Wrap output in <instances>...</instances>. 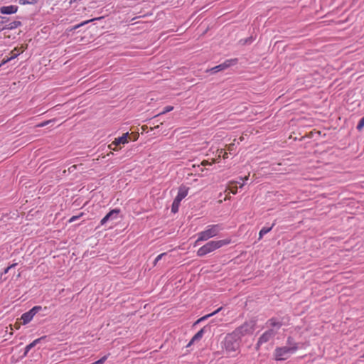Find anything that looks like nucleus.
<instances>
[{"label": "nucleus", "mask_w": 364, "mask_h": 364, "mask_svg": "<svg viewBox=\"0 0 364 364\" xmlns=\"http://www.w3.org/2000/svg\"><path fill=\"white\" fill-rule=\"evenodd\" d=\"M230 242V240H217V241H210L207 242L205 245L202 246L198 249L197 251V255L198 257H203L206 255L208 253H210L221 247L228 245Z\"/></svg>", "instance_id": "f257e3e1"}, {"label": "nucleus", "mask_w": 364, "mask_h": 364, "mask_svg": "<svg viewBox=\"0 0 364 364\" xmlns=\"http://www.w3.org/2000/svg\"><path fill=\"white\" fill-rule=\"evenodd\" d=\"M240 341L241 339L233 331L227 334L223 341L225 350L229 353L237 351L240 348Z\"/></svg>", "instance_id": "f03ea898"}, {"label": "nucleus", "mask_w": 364, "mask_h": 364, "mask_svg": "<svg viewBox=\"0 0 364 364\" xmlns=\"http://www.w3.org/2000/svg\"><path fill=\"white\" fill-rule=\"evenodd\" d=\"M221 230L222 227L219 224L208 225L205 230L198 233V237L196 241L195 245H198L200 241H205L216 236Z\"/></svg>", "instance_id": "7ed1b4c3"}, {"label": "nucleus", "mask_w": 364, "mask_h": 364, "mask_svg": "<svg viewBox=\"0 0 364 364\" xmlns=\"http://www.w3.org/2000/svg\"><path fill=\"white\" fill-rule=\"evenodd\" d=\"M257 321L251 319L248 321L245 322L240 326L236 328L233 332L241 339L242 336L246 335H251L253 333Z\"/></svg>", "instance_id": "20e7f679"}, {"label": "nucleus", "mask_w": 364, "mask_h": 364, "mask_svg": "<svg viewBox=\"0 0 364 364\" xmlns=\"http://www.w3.org/2000/svg\"><path fill=\"white\" fill-rule=\"evenodd\" d=\"M298 349L296 344L293 346L277 347L274 350V358L276 360H287L291 354H293Z\"/></svg>", "instance_id": "39448f33"}, {"label": "nucleus", "mask_w": 364, "mask_h": 364, "mask_svg": "<svg viewBox=\"0 0 364 364\" xmlns=\"http://www.w3.org/2000/svg\"><path fill=\"white\" fill-rule=\"evenodd\" d=\"M41 310L42 306H35L28 311L23 313L21 316V320H22V324L26 325L28 323L33 319V316Z\"/></svg>", "instance_id": "423d86ee"}, {"label": "nucleus", "mask_w": 364, "mask_h": 364, "mask_svg": "<svg viewBox=\"0 0 364 364\" xmlns=\"http://www.w3.org/2000/svg\"><path fill=\"white\" fill-rule=\"evenodd\" d=\"M237 61H238L237 58L226 60L224 63L212 68L208 71L211 74L217 73L220 71L224 70L225 69H226L232 65H236L237 63Z\"/></svg>", "instance_id": "0eeeda50"}, {"label": "nucleus", "mask_w": 364, "mask_h": 364, "mask_svg": "<svg viewBox=\"0 0 364 364\" xmlns=\"http://www.w3.org/2000/svg\"><path fill=\"white\" fill-rule=\"evenodd\" d=\"M130 134L129 132L124 133L121 136L115 138L114 141L109 145V148L114 151H117V146L120 144L128 143Z\"/></svg>", "instance_id": "6e6552de"}, {"label": "nucleus", "mask_w": 364, "mask_h": 364, "mask_svg": "<svg viewBox=\"0 0 364 364\" xmlns=\"http://www.w3.org/2000/svg\"><path fill=\"white\" fill-rule=\"evenodd\" d=\"M120 210L117 208H114L111 210L109 213L106 214V215L101 220L100 224L102 225H105L109 220H112L116 219L118 214L119 213Z\"/></svg>", "instance_id": "1a4fd4ad"}, {"label": "nucleus", "mask_w": 364, "mask_h": 364, "mask_svg": "<svg viewBox=\"0 0 364 364\" xmlns=\"http://www.w3.org/2000/svg\"><path fill=\"white\" fill-rule=\"evenodd\" d=\"M276 334V332L273 329H269L266 331L259 338V344H263L268 342Z\"/></svg>", "instance_id": "9d476101"}, {"label": "nucleus", "mask_w": 364, "mask_h": 364, "mask_svg": "<svg viewBox=\"0 0 364 364\" xmlns=\"http://www.w3.org/2000/svg\"><path fill=\"white\" fill-rule=\"evenodd\" d=\"M208 331H210V326L209 325L205 326L200 331H198L191 338V343H194L196 341H200L202 338L203 334Z\"/></svg>", "instance_id": "9b49d317"}, {"label": "nucleus", "mask_w": 364, "mask_h": 364, "mask_svg": "<svg viewBox=\"0 0 364 364\" xmlns=\"http://www.w3.org/2000/svg\"><path fill=\"white\" fill-rule=\"evenodd\" d=\"M18 7L16 5L3 6L0 7V13L1 14H14L18 11Z\"/></svg>", "instance_id": "f8f14e48"}, {"label": "nucleus", "mask_w": 364, "mask_h": 364, "mask_svg": "<svg viewBox=\"0 0 364 364\" xmlns=\"http://www.w3.org/2000/svg\"><path fill=\"white\" fill-rule=\"evenodd\" d=\"M188 188L181 186L178 188V192L174 200L181 203V201L188 195Z\"/></svg>", "instance_id": "ddd939ff"}, {"label": "nucleus", "mask_w": 364, "mask_h": 364, "mask_svg": "<svg viewBox=\"0 0 364 364\" xmlns=\"http://www.w3.org/2000/svg\"><path fill=\"white\" fill-rule=\"evenodd\" d=\"M104 17L103 16H101V17H98V18H93L92 19H90V20H87V21H82V23L77 24V25H75L73 27H70V28H68L66 29V32L69 33V32H72V31H75L76 29L80 28L81 26H84V25H86L88 23L90 22H92V21H97V20H100L102 18H103Z\"/></svg>", "instance_id": "4468645a"}, {"label": "nucleus", "mask_w": 364, "mask_h": 364, "mask_svg": "<svg viewBox=\"0 0 364 364\" xmlns=\"http://www.w3.org/2000/svg\"><path fill=\"white\" fill-rule=\"evenodd\" d=\"M223 309V307H220L218 308V309H216L215 311H214L213 312L210 313V314H208L207 315H205L202 317H200V318H198L196 321L194 322L193 323V326L198 325V323H200V322H203V321L208 319V318L215 315L216 314H218L219 311H220L221 310Z\"/></svg>", "instance_id": "2eb2a0df"}, {"label": "nucleus", "mask_w": 364, "mask_h": 364, "mask_svg": "<svg viewBox=\"0 0 364 364\" xmlns=\"http://www.w3.org/2000/svg\"><path fill=\"white\" fill-rule=\"evenodd\" d=\"M22 23L20 21H14L9 24H6L4 26V28H6L8 30H13L18 27H20Z\"/></svg>", "instance_id": "dca6fc26"}, {"label": "nucleus", "mask_w": 364, "mask_h": 364, "mask_svg": "<svg viewBox=\"0 0 364 364\" xmlns=\"http://www.w3.org/2000/svg\"><path fill=\"white\" fill-rule=\"evenodd\" d=\"M274 223H273L271 226L269 227H263L260 231H259V238L258 240H261L263 236L264 235H266L267 233H268L269 232H270L272 230V229L273 228V227L274 226Z\"/></svg>", "instance_id": "f3484780"}, {"label": "nucleus", "mask_w": 364, "mask_h": 364, "mask_svg": "<svg viewBox=\"0 0 364 364\" xmlns=\"http://www.w3.org/2000/svg\"><path fill=\"white\" fill-rule=\"evenodd\" d=\"M268 323L272 327H276L277 328H279L282 326V322L277 321V319L275 318H272L269 319Z\"/></svg>", "instance_id": "a211bd4d"}, {"label": "nucleus", "mask_w": 364, "mask_h": 364, "mask_svg": "<svg viewBox=\"0 0 364 364\" xmlns=\"http://www.w3.org/2000/svg\"><path fill=\"white\" fill-rule=\"evenodd\" d=\"M228 190L232 194H236L237 192V182H231L228 187Z\"/></svg>", "instance_id": "6ab92c4d"}, {"label": "nucleus", "mask_w": 364, "mask_h": 364, "mask_svg": "<svg viewBox=\"0 0 364 364\" xmlns=\"http://www.w3.org/2000/svg\"><path fill=\"white\" fill-rule=\"evenodd\" d=\"M180 203V202L173 200L171 205V212L173 213H176L178 211Z\"/></svg>", "instance_id": "aec40b11"}, {"label": "nucleus", "mask_w": 364, "mask_h": 364, "mask_svg": "<svg viewBox=\"0 0 364 364\" xmlns=\"http://www.w3.org/2000/svg\"><path fill=\"white\" fill-rule=\"evenodd\" d=\"M173 109V106H166V107H165L164 108L162 112H161L160 113H159L156 115H155L154 117H159L161 114H166L167 112H169L172 111Z\"/></svg>", "instance_id": "412c9836"}, {"label": "nucleus", "mask_w": 364, "mask_h": 364, "mask_svg": "<svg viewBox=\"0 0 364 364\" xmlns=\"http://www.w3.org/2000/svg\"><path fill=\"white\" fill-rule=\"evenodd\" d=\"M36 346L34 345V343L33 342H31V343H29L28 345H27L26 346V348H24V353L22 355V357H25L27 355L28 353L33 348H34Z\"/></svg>", "instance_id": "4be33fe9"}, {"label": "nucleus", "mask_w": 364, "mask_h": 364, "mask_svg": "<svg viewBox=\"0 0 364 364\" xmlns=\"http://www.w3.org/2000/svg\"><path fill=\"white\" fill-rule=\"evenodd\" d=\"M39 0H18L20 4H35L38 2Z\"/></svg>", "instance_id": "5701e85b"}, {"label": "nucleus", "mask_w": 364, "mask_h": 364, "mask_svg": "<svg viewBox=\"0 0 364 364\" xmlns=\"http://www.w3.org/2000/svg\"><path fill=\"white\" fill-rule=\"evenodd\" d=\"M168 257V253L167 252H164V253H161L159 255H158L156 259H154V264L156 265V263L159 262V261H161V259H162L163 258H166Z\"/></svg>", "instance_id": "b1692460"}, {"label": "nucleus", "mask_w": 364, "mask_h": 364, "mask_svg": "<svg viewBox=\"0 0 364 364\" xmlns=\"http://www.w3.org/2000/svg\"><path fill=\"white\" fill-rule=\"evenodd\" d=\"M364 127V116L359 120L356 129L358 131H361L363 128Z\"/></svg>", "instance_id": "393cba45"}, {"label": "nucleus", "mask_w": 364, "mask_h": 364, "mask_svg": "<svg viewBox=\"0 0 364 364\" xmlns=\"http://www.w3.org/2000/svg\"><path fill=\"white\" fill-rule=\"evenodd\" d=\"M253 38L252 37L247 38L245 39L240 40V43H242L243 45L250 44L252 42Z\"/></svg>", "instance_id": "a878e982"}, {"label": "nucleus", "mask_w": 364, "mask_h": 364, "mask_svg": "<svg viewBox=\"0 0 364 364\" xmlns=\"http://www.w3.org/2000/svg\"><path fill=\"white\" fill-rule=\"evenodd\" d=\"M107 359V355H105V356L102 357L100 359L97 360V361L92 363V364H103Z\"/></svg>", "instance_id": "bb28decb"}, {"label": "nucleus", "mask_w": 364, "mask_h": 364, "mask_svg": "<svg viewBox=\"0 0 364 364\" xmlns=\"http://www.w3.org/2000/svg\"><path fill=\"white\" fill-rule=\"evenodd\" d=\"M46 336H42V337H41V338H37V339L34 340V341H33V343H34V345H35V346H36V345H38V343H40L42 341L46 340Z\"/></svg>", "instance_id": "cd10ccee"}, {"label": "nucleus", "mask_w": 364, "mask_h": 364, "mask_svg": "<svg viewBox=\"0 0 364 364\" xmlns=\"http://www.w3.org/2000/svg\"><path fill=\"white\" fill-rule=\"evenodd\" d=\"M287 344L289 346H294V344L297 345V343L294 341L293 338L291 337V336H289L288 338H287Z\"/></svg>", "instance_id": "c85d7f7f"}, {"label": "nucleus", "mask_w": 364, "mask_h": 364, "mask_svg": "<svg viewBox=\"0 0 364 364\" xmlns=\"http://www.w3.org/2000/svg\"><path fill=\"white\" fill-rule=\"evenodd\" d=\"M83 215V213H80V215H74L73 216L72 218H70V219L69 220V223H72V222H74L75 220H77V219H79L81 216Z\"/></svg>", "instance_id": "c756f323"}, {"label": "nucleus", "mask_w": 364, "mask_h": 364, "mask_svg": "<svg viewBox=\"0 0 364 364\" xmlns=\"http://www.w3.org/2000/svg\"><path fill=\"white\" fill-rule=\"evenodd\" d=\"M53 122V120H48V121H45V122H42V123L39 124L38 125V127H45V126H46V125L49 124L50 123H51V122Z\"/></svg>", "instance_id": "7c9ffc66"}, {"label": "nucleus", "mask_w": 364, "mask_h": 364, "mask_svg": "<svg viewBox=\"0 0 364 364\" xmlns=\"http://www.w3.org/2000/svg\"><path fill=\"white\" fill-rule=\"evenodd\" d=\"M0 23H5L9 21V18L0 16Z\"/></svg>", "instance_id": "2f4dec72"}, {"label": "nucleus", "mask_w": 364, "mask_h": 364, "mask_svg": "<svg viewBox=\"0 0 364 364\" xmlns=\"http://www.w3.org/2000/svg\"><path fill=\"white\" fill-rule=\"evenodd\" d=\"M214 162H209L206 160H203L202 162H201V165L203 166H210L213 164Z\"/></svg>", "instance_id": "473e14b6"}, {"label": "nucleus", "mask_w": 364, "mask_h": 364, "mask_svg": "<svg viewBox=\"0 0 364 364\" xmlns=\"http://www.w3.org/2000/svg\"><path fill=\"white\" fill-rule=\"evenodd\" d=\"M11 60L10 57H9V58H4V59L1 61V63H0V65H1V66H2L3 65H4V64H6V63H9V62H10Z\"/></svg>", "instance_id": "72a5a7b5"}, {"label": "nucleus", "mask_w": 364, "mask_h": 364, "mask_svg": "<svg viewBox=\"0 0 364 364\" xmlns=\"http://www.w3.org/2000/svg\"><path fill=\"white\" fill-rule=\"evenodd\" d=\"M19 53H15L10 57L11 60H13L18 56Z\"/></svg>", "instance_id": "f704fd0d"}, {"label": "nucleus", "mask_w": 364, "mask_h": 364, "mask_svg": "<svg viewBox=\"0 0 364 364\" xmlns=\"http://www.w3.org/2000/svg\"><path fill=\"white\" fill-rule=\"evenodd\" d=\"M10 269H11L10 267H7L6 268L4 269L3 274L8 273Z\"/></svg>", "instance_id": "c9c22d12"}, {"label": "nucleus", "mask_w": 364, "mask_h": 364, "mask_svg": "<svg viewBox=\"0 0 364 364\" xmlns=\"http://www.w3.org/2000/svg\"><path fill=\"white\" fill-rule=\"evenodd\" d=\"M261 345H262V344H259V341H257V344H256L255 349H256L257 350H258Z\"/></svg>", "instance_id": "e433bc0d"}, {"label": "nucleus", "mask_w": 364, "mask_h": 364, "mask_svg": "<svg viewBox=\"0 0 364 364\" xmlns=\"http://www.w3.org/2000/svg\"><path fill=\"white\" fill-rule=\"evenodd\" d=\"M16 265H17V263H14V264L9 265V267L11 269L14 268Z\"/></svg>", "instance_id": "4c0bfd02"}, {"label": "nucleus", "mask_w": 364, "mask_h": 364, "mask_svg": "<svg viewBox=\"0 0 364 364\" xmlns=\"http://www.w3.org/2000/svg\"><path fill=\"white\" fill-rule=\"evenodd\" d=\"M193 344V343H191V341H190L189 343L187 344L186 347L188 348V347H190Z\"/></svg>", "instance_id": "58836bf2"}, {"label": "nucleus", "mask_w": 364, "mask_h": 364, "mask_svg": "<svg viewBox=\"0 0 364 364\" xmlns=\"http://www.w3.org/2000/svg\"><path fill=\"white\" fill-rule=\"evenodd\" d=\"M6 28H4V27H0V32L5 30Z\"/></svg>", "instance_id": "ea45409f"}, {"label": "nucleus", "mask_w": 364, "mask_h": 364, "mask_svg": "<svg viewBox=\"0 0 364 364\" xmlns=\"http://www.w3.org/2000/svg\"><path fill=\"white\" fill-rule=\"evenodd\" d=\"M14 50H17V51H18V47L15 48Z\"/></svg>", "instance_id": "a19ab883"}, {"label": "nucleus", "mask_w": 364, "mask_h": 364, "mask_svg": "<svg viewBox=\"0 0 364 364\" xmlns=\"http://www.w3.org/2000/svg\"><path fill=\"white\" fill-rule=\"evenodd\" d=\"M158 128H159V125L156 126L154 129H158Z\"/></svg>", "instance_id": "79ce46f5"}, {"label": "nucleus", "mask_w": 364, "mask_h": 364, "mask_svg": "<svg viewBox=\"0 0 364 364\" xmlns=\"http://www.w3.org/2000/svg\"><path fill=\"white\" fill-rule=\"evenodd\" d=\"M136 136H135L133 141H136Z\"/></svg>", "instance_id": "37998d69"}, {"label": "nucleus", "mask_w": 364, "mask_h": 364, "mask_svg": "<svg viewBox=\"0 0 364 364\" xmlns=\"http://www.w3.org/2000/svg\"><path fill=\"white\" fill-rule=\"evenodd\" d=\"M245 180H246V181H247V180H248V176H246V177L245 178Z\"/></svg>", "instance_id": "c03bdc74"}, {"label": "nucleus", "mask_w": 364, "mask_h": 364, "mask_svg": "<svg viewBox=\"0 0 364 364\" xmlns=\"http://www.w3.org/2000/svg\"><path fill=\"white\" fill-rule=\"evenodd\" d=\"M243 183L240 184V187L242 188L243 186Z\"/></svg>", "instance_id": "a18cd8bd"}, {"label": "nucleus", "mask_w": 364, "mask_h": 364, "mask_svg": "<svg viewBox=\"0 0 364 364\" xmlns=\"http://www.w3.org/2000/svg\"><path fill=\"white\" fill-rule=\"evenodd\" d=\"M75 0H70V3H72L73 1H75Z\"/></svg>", "instance_id": "49530a36"}, {"label": "nucleus", "mask_w": 364, "mask_h": 364, "mask_svg": "<svg viewBox=\"0 0 364 364\" xmlns=\"http://www.w3.org/2000/svg\"><path fill=\"white\" fill-rule=\"evenodd\" d=\"M363 357L364 358V355H363Z\"/></svg>", "instance_id": "de8ad7c7"}]
</instances>
